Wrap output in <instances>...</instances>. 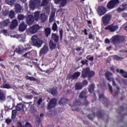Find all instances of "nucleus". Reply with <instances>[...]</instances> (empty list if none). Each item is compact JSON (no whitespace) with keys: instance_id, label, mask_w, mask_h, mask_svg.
Returning <instances> with one entry per match:
<instances>
[{"instance_id":"1","label":"nucleus","mask_w":127,"mask_h":127,"mask_svg":"<svg viewBox=\"0 0 127 127\" xmlns=\"http://www.w3.org/2000/svg\"><path fill=\"white\" fill-rule=\"evenodd\" d=\"M95 75V72L90 71L89 67H87L86 68H83L81 71V77L86 78L87 77L91 78Z\"/></svg>"},{"instance_id":"2","label":"nucleus","mask_w":127,"mask_h":127,"mask_svg":"<svg viewBox=\"0 0 127 127\" xmlns=\"http://www.w3.org/2000/svg\"><path fill=\"white\" fill-rule=\"evenodd\" d=\"M125 39L124 36L120 35H115L111 38L112 42L116 47L117 45L123 43L125 41Z\"/></svg>"},{"instance_id":"3","label":"nucleus","mask_w":127,"mask_h":127,"mask_svg":"<svg viewBox=\"0 0 127 127\" xmlns=\"http://www.w3.org/2000/svg\"><path fill=\"white\" fill-rule=\"evenodd\" d=\"M120 3V0H111L108 2L106 7L108 9L112 10L115 8Z\"/></svg>"},{"instance_id":"4","label":"nucleus","mask_w":127,"mask_h":127,"mask_svg":"<svg viewBox=\"0 0 127 127\" xmlns=\"http://www.w3.org/2000/svg\"><path fill=\"white\" fill-rule=\"evenodd\" d=\"M32 42L33 46L37 47H41L43 44V41L39 39L37 35H34L32 37Z\"/></svg>"},{"instance_id":"5","label":"nucleus","mask_w":127,"mask_h":127,"mask_svg":"<svg viewBox=\"0 0 127 127\" xmlns=\"http://www.w3.org/2000/svg\"><path fill=\"white\" fill-rule=\"evenodd\" d=\"M99 16H102L105 14L107 12V8L104 5H99L96 9Z\"/></svg>"},{"instance_id":"6","label":"nucleus","mask_w":127,"mask_h":127,"mask_svg":"<svg viewBox=\"0 0 127 127\" xmlns=\"http://www.w3.org/2000/svg\"><path fill=\"white\" fill-rule=\"evenodd\" d=\"M112 16L110 14H106L102 18V21L104 26H107L109 24Z\"/></svg>"},{"instance_id":"7","label":"nucleus","mask_w":127,"mask_h":127,"mask_svg":"<svg viewBox=\"0 0 127 127\" xmlns=\"http://www.w3.org/2000/svg\"><path fill=\"white\" fill-rule=\"evenodd\" d=\"M81 103L79 100H75L73 102L72 105L71 106V109L73 111H79V108H78L80 105H81Z\"/></svg>"},{"instance_id":"8","label":"nucleus","mask_w":127,"mask_h":127,"mask_svg":"<svg viewBox=\"0 0 127 127\" xmlns=\"http://www.w3.org/2000/svg\"><path fill=\"white\" fill-rule=\"evenodd\" d=\"M81 74V72H75L74 73H73L72 75L69 74L67 75L66 80H75L77 79L78 77H79L80 75Z\"/></svg>"},{"instance_id":"9","label":"nucleus","mask_w":127,"mask_h":127,"mask_svg":"<svg viewBox=\"0 0 127 127\" xmlns=\"http://www.w3.org/2000/svg\"><path fill=\"white\" fill-rule=\"evenodd\" d=\"M39 29L40 26L39 25H34L29 28L28 32L30 34H35Z\"/></svg>"},{"instance_id":"10","label":"nucleus","mask_w":127,"mask_h":127,"mask_svg":"<svg viewBox=\"0 0 127 127\" xmlns=\"http://www.w3.org/2000/svg\"><path fill=\"white\" fill-rule=\"evenodd\" d=\"M57 101L58 100H57L56 98L51 99L48 105V109L51 110L52 108H55L56 106Z\"/></svg>"},{"instance_id":"11","label":"nucleus","mask_w":127,"mask_h":127,"mask_svg":"<svg viewBox=\"0 0 127 127\" xmlns=\"http://www.w3.org/2000/svg\"><path fill=\"white\" fill-rule=\"evenodd\" d=\"M118 25H114L113 24L108 25L105 28V30H110L111 32H114L115 31L118 30Z\"/></svg>"},{"instance_id":"12","label":"nucleus","mask_w":127,"mask_h":127,"mask_svg":"<svg viewBox=\"0 0 127 127\" xmlns=\"http://www.w3.org/2000/svg\"><path fill=\"white\" fill-rule=\"evenodd\" d=\"M10 24L9 19H6L2 22H0V28H4L6 26H8Z\"/></svg>"},{"instance_id":"13","label":"nucleus","mask_w":127,"mask_h":127,"mask_svg":"<svg viewBox=\"0 0 127 127\" xmlns=\"http://www.w3.org/2000/svg\"><path fill=\"white\" fill-rule=\"evenodd\" d=\"M105 113L103 110H100L97 113L93 112L92 113V115L93 116H96L98 119H101L102 117H104Z\"/></svg>"},{"instance_id":"14","label":"nucleus","mask_w":127,"mask_h":127,"mask_svg":"<svg viewBox=\"0 0 127 127\" xmlns=\"http://www.w3.org/2000/svg\"><path fill=\"white\" fill-rule=\"evenodd\" d=\"M24 50H26V49H21L20 48H19L18 49H15V50H11V51L10 52V54H11V56H13L14 54L16 53H17L18 54H22L23 53V51Z\"/></svg>"},{"instance_id":"15","label":"nucleus","mask_w":127,"mask_h":127,"mask_svg":"<svg viewBox=\"0 0 127 127\" xmlns=\"http://www.w3.org/2000/svg\"><path fill=\"white\" fill-rule=\"evenodd\" d=\"M34 17L32 15H28L26 18V23L28 25H31L34 22Z\"/></svg>"},{"instance_id":"16","label":"nucleus","mask_w":127,"mask_h":127,"mask_svg":"<svg viewBox=\"0 0 127 127\" xmlns=\"http://www.w3.org/2000/svg\"><path fill=\"white\" fill-rule=\"evenodd\" d=\"M99 98L100 101H102V104H108L109 103V101L108 98H106L104 96V94H100L99 95Z\"/></svg>"},{"instance_id":"17","label":"nucleus","mask_w":127,"mask_h":127,"mask_svg":"<svg viewBox=\"0 0 127 127\" xmlns=\"http://www.w3.org/2000/svg\"><path fill=\"white\" fill-rule=\"evenodd\" d=\"M27 27V25L25 24L24 22H22L19 25L18 30L19 31H24Z\"/></svg>"},{"instance_id":"18","label":"nucleus","mask_w":127,"mask_h":127,"mask_svg":"<svg viewBox=\"0 0 127 127\" xmlns=\"http://www.w3.org/2000/svg\"><path fill=\"white\" fill-rule=\"evenodd\" d=\"M68 102V99L64 97H61V99L59 101V104L61 106H64L65 104H67Z\"/></svg>"},{"instance_id":"19","label":"nucleus","mask_w":127,"mask_h":127,"mask_svg":"<svg viewBox=\"0 0 127 127\" xmlns=\"http://www.w3.org/2000/svg\"><path fill=\"white\" fill-rule=\"evenodd\" d=\"M18 26V22L16 19H13L12 20L11 22V24L10 25V29H14Z\"/></svg>"},{"instance_id":"20","label":"nucleus","mask_w":127,"mask_h":127,"mask_svg":"<svg viewBox=\"0 0 127 127\" xmlns=\"http://www.w3.org/2000/svg\"><path fill=\"white\" fill-rule=\"evenodd\" d=\"M51 38L52 40L56 43H58L59 41V36L56 33H52Z\"/></svg>"},{"instance_id":"21","label":"nucleus","mask_w":127,"mask_h":127,"mask_svg":"<svg viewBox=\"0 0 127 127\" xmlns=\"http://www.w3.org/2000/svg\"><path fill=\"white\" fill-rule=\"evenodd\" d=\"M50 92L54 97H56L58 95V90L55 87L51 88Z\"/></svg>"},{"instance_id":"22","label":"nucleus","mask_w":127,"mask_h":127,"mask_svg":"<svg viewBox=\"0 0 127 127\" xmlns=\"http://www.w3.org/2000/svg\"><path fill=\"white\" fill-rule=\"evenodd\" d=\"M24 105L22 103H18L17 105H16L15 109H16V110L19 111L24 110Z\"/></svg>"},{"instance_id":"23","label":"nucleus","mask_w":127,"mask_h":127,"mask_svg":"<svg viewBox=\"0 0 127 127\" xmlns=\"http://www.w3.org/2000/svg\"><path fill=\"white\" fill-rule=\"evenodd\" d=\"M56 43H54L52 40H50L49 42V47H50V49L51 50H55L56 48Z\"/></svg>"},{"instance_id":"24","label":"nucleus","mask_w":127,"mask_h":127,"mask_svg":"<svg viewBox=\"0 0 127 127\" xmlns=\"http://www.w3.org/2000/svg\"><path fill=\"white\" fill-rule=\"evenodd\" d=\"M83 87L84 86L82 85L81 82H76L75 85V89H76L77 90H79L82 89Z\"/></svg>"},{"instance_id":"25","label":"nucleus","mask_w":127,"mask_h":127,"mask_svg":"<svg viewBox=\"0 0 127 127\" xmlns=\"http://www.w3.org/2000/svg\"><path fill=\"white\" fill-rule=\"evenodd\" d=\"M45 35L46 37L48 38L49 36H50L51 33V28H46L44 30Z\"/></svg>"},{"instance_id":"26","label":"nucleus","mask_w":127,"mask_h":127,"mask_svg":"<svg viewBox=\"0 0 127 127\" xmlns=\"http://www.w3.org/2000/svg\"><path fill=\"white\" fill-rule=\"evenodd\" d=\"M5 94L1 90H0V101H5Z\"/></svg>"},{"instance_id":"27","label":"nucleus","mask_w":127,"mask_h":127,"mask_svg":"<svg viewBox=\"0 0 127 127\" xmlns=\"http://www.w3.org/2000/svg\"><path fill=\"white\" fill-rule=\"evenodd\" d=\"M112 75V72L108 71H106L105 73V77L108 81H110L112 80V78L110 77Z\"/></svg>"},{"instance_id":"28","label":"nucleus","mask_w":127,"mask_h":127,"mask_svg":"<svg viewBox=\"0 0 127 127\" xmlns=\"http://www.w3.org/2000/svg\"><path fill=\"white\" fill-rule=\"evenodd\" d=\"M40 18L42 23H44L47 20V16L44 13L41 14Z\"/></svg>"},{"instance_id":"29","label":"nucleus","mask_w":127,"mask_h":127,"mask_svg":"<svg viewBox=\"0 0 127 127\" xmlns=\"http://www.w3.org/2000/svg\"><path fill=\"white\" fill-rule=\"evenodd\" d=\"M48 51V47L47 46H44L42 49L40 51V54H44Z\"/></svg>"},{"instance_id":"30","label":"nucleus","mask_w":127,"mask_h":127,"mask_svg":"<svg viewBox=\"0 0 127 127\" xmlns=\"http://www.w3.org/2000/svg\"><path fill=\"white\" fill-rule=\"evenodd\" d=\"M36 3L34 2V1H31L29 3L30 8L33 10H34L36 7Z\"/></svg>"},{"instance_id":"31","label":"nucleus","mask_w":127,"mask_h":127,"mask_svg":"<svg viewBox=\"0 0 127 127\" xmlns=\"http://www.w3.org/2000/svg\"><path fill=\"white\" fill-rule=\"evenodd\" d=\"M15 12L16 13H20L21 9H22L20 5L18 4L17 5H15Z\"/></svg>"},{"instance_id":"32","label":"nucleus","mask_w":127,"mask_h":127,"mask_svg":"<svg viewBox=\"0 0 127 127\" xmlns=\"http://www.w3.org/2000/svg\"><path fill=\"white\" fill-rule=\"evenodd\" d=\"M87 92H80L79 94V98L81 99H87V96H86Z\"/></svg>"},{"instance_id":"33","label":"nucleus","mask_w":127,"mask_h":127,"mask_svg":"<svg viewBox=\"0 0 127 127\" xmlns=\"http://www.w3.org/2000/svg\"><path fill=\"white\" fill-rule=\"evenodd\" d=\"M9 17L11 19H12L13 18H14V17H15V13H14V11H13V10H11L9 11Z\"/></svg>"},{"instance_id":"34","label":"nucleus","mask_w":127,"mask_h":127,"mask_svg":"<svg viewBox=\"0 0 127 127\" xmlns=\"http://www.w3.org/2000/svg\"><path fill=\"white\" fill-rule=\"evenodd\" d=\"M94 88H95V86L93 85V84H91L89 87V88H88V91H89V92L91 94H94Z\"/></svg>"},{"instance_id":"35","label":"nucleus","mask_w":127,"mask_h":127,"mask_svg":"<svg viewBox=\"0 0 127 127\" xmlns=\"http://www.w3.org/2000/svg\"><path fill=\"white\" fill-rule=\"evenodd\" d=\"M39 15H40V12L39 11H36L34 13V19L35 20L38 21L39 19Z\"/></svg>"},{"instance_id":"36","label":"nucleus","mask_w":127,"mask_h":127,"mask_svg":"<svg viewBox=\"0 0 127 127\" xmlns=\"http://www.w3.org/2000/svg\"><path fill=\"white\" fill-rule=\"evenodd\" d=\"M23 57L28 58V59H30L32 57V54L31 52H28L25 53L24 55H23Z\"/></svg>"},{"instance_id":"37","label":"nucleus","mask_w":127,"mask_h":127,"mask_svg":"<svg viewBox=\"0 0 127 127\" xmlns=\"http://www.w3.org/2000/svg\"><path fill=\"white\" fill-rule=\"evenodd\" d=\"M25 79L26 80H30V81H36L37 79L34 77L33 76H29L28 75H26L25 76Z\"/></svg>"},{"instance_id":"38","label":"nucleus","mask_w":127,"mask_h":127,"mask_svg":"<svg viewBox=\"0 0 127 127\" xmlns=\"http://www.w3.org/2000/svg\"><path fill=\"white\" fill-rule=\"evenodd\" d=\"M17 111L16 110H14L13 111H12L11 112V119L12 120H14V119H15L16 116V114H17Z\"/></svg>"},{"instance_id":"39","label":"nucleus","mask_w":127,"mask_h":127,"mask_svg":"<svg viewBox=\"0 0 127 127\" xmlns=\"http://www.w3.org/2000/svg\"><path fill=\"white\" fill-rule=\"evenodd\" d=\"M33 64H35V65H36V67H37V68L39 70H40L41 72H43L45 71L44 70H43L42 68H40L39 64H38L37 63V62H32Z\"/></svg>"},{"instance_id":"40","label":"nucleus","mask_w":127,"mask_h":127,"mask_svg":"<svg viewBox=\"0 0 127 127\" xmlns=\"http://www.w3.org/2000/svg\"><path fill=\"white\" fill-rule=\"evenodd\" d=\"M5 2L7 4L12 5L14 2H15V0H6Z\"/></svg>"},{"instance_id":"41","label":"nucleus","mask_w":127,"mask_h":127,"mask_svg":"<svg viewBox=\"0 0 127 127\" xmlns=\"http://www.w3.org/2000/svg\"><path fill=\"white\" fill-rule=\"evenodd\" d=\"M2 88L4 89H11L12 87L8 83H6L3 85Z\"/></svg>"},{"instance_id":"42","label":"nucleus","mask_w":127,"mask_h":127,"mask_svg":"<svg viewBox=\"0 0 127 127\" xmlns=\"http://www.w3.org/2000/svg\"><path fill=\"white\" fill-rule=\"evenodd\" d=\"M58 25H57L56 22H54L52 26V30L55 32L58 30Z\"/></svg>"},{"instance_id":"43","label":"nucleus","mask_w":127,"mask_h":127,"mask_svg":"<svg viewBox=\"0 0 127 127\" xmlns=\"http://www.w3.org/2000/svg\"><path fill=\"white\" fill-rule=\"evenodd\" d=\"M55 70L54 68H50V69L46 70V71H43L45 72L47 74H50V73H52L53 71H54Z\"/></svg>"},{"instance_id":"44","label":"nucleus","mask_w":127,"mask_h":127,"mask_svg":"<svg viewBox=\"0 0 127 127\" xmlns=\"http://www.w3.org/2000/svg\"><path fill=\"white\" fill-rule=\"evenodd\" d=\"M120 73L122 74V75L125 78H127V72L124 71V70H120Z\"/></svg>"},{"instance_id":"45","label":"nucleus","mask_w":127,"mask_h":127,"mask_svg":"<svg viewBox=\"0 0 127 127\" xmlns=\"http://www.w3.org/2000/svg\"><path fill=\"white\" fill-rule=\"evenodd\" d=\"M48 4V0H42V2L41 4V6H47Z\"/></svg>"},{"instance_id":"46","label":"nucleus","mask_w":127,"mask_h":127,"mask_svg":"<svg viewBox=\"0 0 127 127\" xmlns=\"http://www.w3.org/2000/svg\"><path fill=\"white\" fill-rule=\"evenodd\" d=\"M86 59L88 61H90L91 62H93L94 61V57L91 56V55H87L86 57Z\"/></svg>"},{"instance_id":"47","label":"nucleus","mask_w":127,"mask_h":127,"mask_svg":"<svg viewBox=\"0 0 127 127\" xmlns=\"http://www.w3.org/2000/svg\"><path fill=\"white\" fill-rule=\"evenodd\" d=\"M114 59L116 61H121V60H123L124 59H123V58L118 56L117 55H115L114 56Z\"/></svg>"},{"instance_id":"48","label":"nucleus","mask_w":127,"mask_h":127,"mask_svg":"<svg viewBox=\"0 0 127 127\" xmlns=\"http://www.w3.org/2000/svg\"><path fill=\"white\" fill-rule=\"evenodd\" d=\"M25 18L24 15L18 14V19L19 20H23Z\"/></svg>"},{"instance_id":"49","label":"nucleus","mask_w":127,"mask_h":127,"mask_svg":"<svg viewBox=\"0 0 127 127\" xmlns=\"http://www.w3.org/2000/svg\"><path fill=\"white\" fill-rule=\"evenodd\" d=\"M60 40H61V41H62V39L63 38V29H61L60 30Z\"/></svg>"},{"instance_id":"50","label":"nucleus","mask_w":127,"mask_h":127,"mask_svg":"<svg viewBox=\"0 0 127 127\" xmlns=\"http://www.w3.org/2000/svg\"><path fill=\"white\" fill-rule=\"evenodd\" d=\"M1 32L6 36L8 34V31L6 29H2V30H1Z\"/></svg>"},{"instance_id":"51","label":"nucleus","mask_w":127,"mask_h":127,"mask_svg":"<svg viewBox=\"0 0 127 127\" xmlns=\"http://www.w3.org/2000/svg\"><path fill=\"white\" fill-rule=\"evenodd\" d=\"M81 63L83 65L87 64V66H88V60H86V61H81Z\"/></svg>"},{"instance_id":"52","label":"nucleus","mask_w":127,"mask_h":127,"mask_svg":"<svg viewBox=\"0 0 127 127\" xmlns=\"http://www.w3.org/2000/svg\"><path fill=\"white\" fill-rule=\"evenodd\" d=\"M30 111L33 114H35V113H37V110L36 108H35L34 107L31 108H30Z\"/></svg>"},{"instance_id":"53","label":"nucleus","mask_w":127,"mask_h":127,"mask_svg":"<svg viewBox=\"0 0 127 127\" xmlns=\"http://www.w3.org/2000/svg\"><path fill=\"white\" fill-rule=\"evenodd\" d=\"M81 84L83 85V87H84L88 84V81L86 80H84L81 82Z\"/></svg>"},{"instance_id":"54","label":"nucleus","mask_w":127,"mask_h":127,"mask_svg":"<svg viewBox=\"0 0 127 127\" xmlns=\"http://www.w3.org/2000/svg\"><path fill=\"white\" fill-rule=\"evenodd\" d=\"M9 11L8 10H5L3 12V15L5 16L9 15Z\"/></svg>"},{"instance_id":"55","label":"nucleus","mask_w":127,"mask_h":127,"mask_svg":"<svg viewBox=\"0 0 127 127\" xmlns=\"http://www.w3.org/2000/svg\"><path fill=\"white\" fill-rule=\"evenodd\" d=\"M66 3V0H64L61 2V5L60 7H64L65 6V4Z\"/></svg>"},{"instance_id":"56","label":"nucleus","mask_w":127,"mask_h":127,"mask_svg":"<svg viewBox=\"0 0 127 127\" xmlns=\"http://www.w3.org/2000/svg\"><path fill=\"white\" fill-rule=\"evenodd\" d=\"M88 39L90 40H94V36L92 33H90L89 35H88Z\"/></svg>"},{"instance_id":"57","label":"nucleus","mask_w":127,"mask_h":127,"mask_svg":"<svg viewBox=\"0 0 127 127\" xmlns=\"http://www.w3.org/2000/svg\"><path fill=\"white\" fill-rule=\"evenodd\" d=\"M26 99H29V100H32L33 98V95H26L25 96Z\"/></svg>"},{"instance_id":"58","label":"nucleus","mask_w":127,"mask_h":127,"mask_svg":"<svg viewBox=\"0 0 127 127\" xmlns=\"http://www.w3.org/2000/svg\"><path fill=\"white\" fill-rule=\"evenodd\" d=\"M17 127H25L24 126L22 125V122H18L17 123Z\"/></svg>"},{"instance_id":"59","label":"nucleus","mask_w":127,"mask_h":127,"mask_svg":"<svg viewBox=\"0 0 127 127\" xmlns=\"http://www.w3.org/2000/svg\"><path fill=\"white\" fill-rule=\"evenodd\" d=\"M43 102V99L42 98H40L38 99L37 102V104L38 106H40L41 105V103Z\"/></svg>"},{"instance_id":"60","label":"nucleus","mask_w":127,"mask_h":127,"mask_svg":"<svg viewBox=\"0 0 127 127\" xmlns=\"http://www.w3.org/2000/svg\"><path fill=\"white\" fill-rule=\"evenodd\" d=\"M5 123L7 125H9L12 123V120L11 119H6Z\"/></svg>"},{"instance_id":"61","label":"nucleus","mask_w":127,"mask_h":127,"mask_svg":"<svg viewBox=\"0 0 127 127\" xmlns=\"http://www.w3.org/2000/svg\"><path fill=\"white\" fill-rule=\"evenodd\" d=\"M108 86L109 88V90L110 91L111 94L113 93V88L112 85H111L109 83L108 84Z\"/></svg>"},{"instance_id":"62","label":"nucleus","mask_w":127,"mask_h":127,"mask_svg":"<svg viewBox=\"0 0 127 127\" xmlns=\"http://www.w3.org/2000/svg\"><path fill=\"white\" fill-rule=\"evenodd\" d=\"M112 85H113L114 87L117 86V83H116V81H115L114 78L112 79Z\"/></svg>"},{"instance_id":"63","label":"nucleus","mask_w":127,"mask_h":127,"mask_svg":"<svg viewBox=\"0 0 127 127\" xmlns=\"http://www.w3.org/2000/svg\"><path fill=\"white\" fill-rule=\"evenodd\" d=\"M54 17H55V14H52L50 17V19H49L50 21H53V19H54Z\"/></svg>"},{"instance_id":"64","label":"nucleus","mask_w":127,"mask_h":127,"mask_svg":"<svg viewBox=\"0 0 127 127\" xmlns=\"http://www.w3.org/2000/svg\"><path fill=\"white\" fill-rule=\"evenodd\" d=\"M25 127H32V126L29 122H27L25 124Z\"/></svg>"}]
</instances>
